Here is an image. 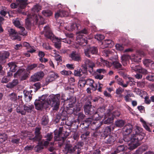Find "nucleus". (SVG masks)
Instances as JSON below:
<instances>
[{"instance_id": "f257e3e1", "label": "nucleus", "mask_w": 154, "mask_h": 154, "mask_svg": "<svg viewBox=\"0 0 154 154\" xmlns=\"http://www.w3.org/2000/svg\"><path fill=\"white\" fill-rule=\"evenodd\" d=\"M47 96V95H42L38 100H35L34 104L35 108L38 110H41L44 105L46 106L49 105L53 107V110H57L60 105V95L51 94L48 96L46 102L45 99Z\"/></svg>"}, {"instance_id": "f03ea898", "label": "nucleus", "mask_w": 154, "mask_h": 154, "mask_svg": "<svg viewBox=\"0 0 154 154\" xmlns=\"http://www.w3.org/2000/svg\"><path fill=\"white\" fill-rule=\"evenodd\" d=\"M142 131V128L137 127L136 130L135 134L125 136L124 140L129 142V146L131 149H133L138 146L139 145V141L142 140L145 135L144 133H141Z\"/></svg>"}, {"instance_id": "7ed1b4c3", "label": "nucleus", "mask_w": 154, "mask_h": 154, "mask_svg": "<svg viewBox=\"0 0 154 154\" xmlns=\"http://www.w3.org/2000/svg\"><path fill=\"white\" fill-rule=\"evenodd\" d=\"M41 9V7L38 5L34 6L32 9V15H28V17L26 19L25 21V27L28 29L30 28L31 24L30 23L31 18L33 19L35 21V23L39 25H43L45 23L42 17L40 15H37L36 14Z\"/></svg>"}, {"instance_id": "20e7f679", "label": "nucleus", "mask_w": 154, "mask_h": 154, "mask_svg": "<svg viewBox=\"0 0 154 154\" xmlns=\"http://www.w3.org/2000/svg\"><path fill=\"white\" fill-rule=\"evenodd\" d=\"M82 146V143H78L73 147L71 145H66L65 148V152L66 153H72L75 151H76L77 149V154H79L80 153V151Z\"/></svg>"}, {"instance_id": "39448f33", "label": "nucleus", "mask_w": 154, "mask_h": 154, "mask_svg": "<svg viewBox=\"0 0 154 154\" xmlns=\"http://www.w3.org/2000/svg\"><path fill=\"white\" fill-rule=\"evenodd\" d=\"M17 3H13L11 4V8L14 9L18 7L21 9H24L26 6L28 2L26 0H16Z\"/></svg>"}, {"instance_id": "423d86ee", "label": "nucleus", "mask_w": 154, "mask_h": 154, "mask_svg": "<svg viewBox=\"0 0 154 154\" xmlns=\"http://www.w3.org/2000/svg\"><path fill=\"white\" fill-rule=\"evenodd\" d=\"M84 51L85 55L88 57H91L90 54H94L97 53V48L94 47L87 48L85 49Z\"/></svg>"}, {"instance_id": "0eeeda50", "label": "nucleus", "mask_w": 154, "mask_h": 154, "mask_svg": "<svg viewBox=\"0 0 154 154\" xmlns=\"http://www.w3.org/2000/svg\"><path fill=\"white\" fill-rule=\"evenodd\" d=\"M131 67L132 71L138 72L145 74H147L148 73V72L146 69L142 68L140 66L135 65L133 64H131Z\"/></svg>"}, {"instance_id": "6e6552de", "label": "nucleus", "mask_w": 154, "mask_h": 154, "mask_svg": "<svg viewBox=\"0 0 154 154\" xmlns=\"http://www.w3.org/2000/svg\"><path fill=\"white\" fill-rule=\"evenodd\" d=\"M65 35L66 36V38H59L57 37H55V39L57 40V41L59 40V41H62L61 40H63L62 41L63 42L66 43L68 44H70L71 43V42L73 40L72 37L73 36L71 34H69L65 33Z\"/></svg>"}, {"instance_id": "1a4fd4ad", "label": "nucleus", "mask_w": 154, "mask_h": 154, "mask_svg": "<svg viewBox=\"0 0 154 154\" xmlns=\"http://www.w3.org/2000/svg\"><path fill=\"white\" fill-rule=\"evenodd\" d=\"M144 55L145 54L143 52L140 51L138 53H137L135 54H132L130 57V58L132 61L137 62L140 61L141 60V56Z\"/></svg>"}, {"instance_id": "9d476101", "label": "nucleus", "mask_w": 154, "mask_h": 154, "mask_svg": "<svg viewBox=\"0 0 154 154\" xmlns=\"http://www.w3.org/2000/svg\"><path fill=\"white\" fill-rule=\"evenodd\" d=\"M84 110L87 114L91 115L93 113L94 109L92 107L91 102L89 101L87 103L85 104L84 107Z\"/></svg>"}, {"instance_id": "9b49d317", "label": "nucleus", "mask_w": 154, "mask_h": 154, "mask_svg": "<svg viewBox=\"0 0 154 154\" xmlns=\"http://www.w3.org/2000/svg\"><path fill=\"white\" fill-rule=\"evenodd\" d=\"M44 76V73L42 72H39L32 76L31 78V79L32 81L36 82L42 79Z\"/></svg>"}, {"instance_id": "f8f14e48", "label": "nucleus", "mask_w": 154, "mask_h": 154, "mask_svg": "<svg viewBox=\"0 0 154 154\" xmlns=\"http://www.w3.org/2000/svg\"><path fill=\"white\" fill-rule=\"evenodd\" d=\"M128 142V143L127 145L124 146L123 145H121L119 146L114 151V152H112V154H116L119 152L127 150L128 149H129L130 150H132V149H130V146H129V142Z\"/></svg>"}, {"instance_id": "ddd939ff", "label": "nucleus", "mask_w": 154, "mask_h": 154, "mask_svg": "<svg viewBox=\"0 0 154 154\" xmlns=\"http://www.w3.org/2000/svg\"><path fill=\"white\" fill-rule=\"evenodd\" d=\"M132 125L130 124L126 125L123 128V131L124 132V136L123 139L124 137L126 135H132L129 134L132 131Z\"/></svg>"}, {"instance_id": "4468645a", "label": "nucleus", "mask_w": 154, "mask_h": 154, "mask_svg": "<svg viewBox=\"0 0 154 154\" xmlns=\"http://www.w3.org/2000/svg\"><path fill=\"white\" fill-rule=\"evenodd\" d=\"M69 57L75 61L79 62L81 60L80 54L75 51H73L69 54Z\"/></svg>"}, {"instance_id": "2eb2a0df", "label": "nucleus", "mask_w": 154, "mask_h": 154, "mask_svg": "<svg viewBox=\"0 0 154 154\" xmlns=\"http://www.w3.org/2000/svg\"><path fill=\"white\" fill-rule=\"evenodd\" d=\"M9 35L12 40L17 39L18 41H20L21 38L18 35L17 33L15 32L14 29H11L8 31Z\"/></svg>"}, {"instance_id": "dca6fc26", "label": "nucleus", "mask_w": 154, "mask_h": 154, "mask_svg": "<svg viewBox=\"0 0 154 154\" xmlns=\"http://www.w3.org/2000/svg\"><path fill=\"white\" fill-rule=\"evenodd\" d=\"M126 79H127L128 81H127L126 83L125 84H124L123 83V80L120 78H118L117 79V83L118 84L122 86V87L126 88L128 86L129 81L131 82H134L133 79L131 77H127Z\"/></svg>"}, {"instance_id": "f3484780", "label": "nucleus", "mask_w": 154, "mask_h": 154, "mask_svg": "<svg viewBox=\"0 0 154 154\" xmlns=\"http://www.w3.org/2000/svg\"><path fill=\"white\" fill-rule=\"evenodd\" d=\"M113 44V42L111 40H106L102 42V45L100 46V48L103 49L106 47H111Z\"/></svg>"}, {"instance_id": "a211bd4d", "label": "nucleus", "mask_w": 154, "mask_h": 154, "mask_svg": "<svg viewBox=\"0 0 154 154\" xmlns=\"http://www.w3.org/2000/svg\"><path fill=\"white\" fill-rule=\"evenodd\" d=\"M77 41L80 45L82 46L85 45L87 44V38L82 37L81 35H77Z\"/></svg>"}, {"instance_id": "6ab92c4d", "label": "nucleus", "mask_w": 154, "mask_h": 154, "mask_svg": "<svg viewBox=\"0 0 154 154\" xmlns=\"http://www.w3.org/2000/svg\"><path fill=\"white\" fill-rule=\"evenodd\" d=\"M69 13L65 11L64 10H59L55 14V17L56 18H58L59 17H62L68 16Z\"/></svg>"}, {"instance_id": "aec40b11", "label": "nucleus", "mask_w": 154, "mask_h": 154, "mask_svg": "<svg viewBox=\"0 0 154 154\" xmlns=\"http://www.w3.org/2000/svg\"><path fill=\"white\" fill-rule=\"evenodd\" d=\"M44 32L45 33V36L46 37L50 39H52L53 37V34L48 26H46L44 27Z\"/></svg>"}, {"instance_id": "412c9836", "label": "nucleus", "mask_w": 154, "mask_h": 154, "mask_svg": "<svg viewBox=\"0 0 154 154\" xmlns=\"http://www.w3.org/2000/svg\"><path fill=\"white\" fill-rule=\"evenodd\" d=\"M86 83L91 87V89L94 91H95L97 88V85L94 83L93 80L88 79L86 81Z\"/></svg>"}, {"instance_id": "4be33fe9", "label": "nucleus", "mask_w": 154, "mask_h": 154, "mask_svg": "<svg viewBox=\"0 0 154 154\" xmlns=\"http://www.w3.org/2000/svg\"><path fill=\"white\" fill-rule=\"evenodd\" d=\"M80 26L79 24H77L75 23H72L70 25L68 26H66L65 27V29L69 31H71L76 28L78 29L79 27Z\"/></svg>"}, {"instance_id": "5701e85b", "label": "nucleus", "mask_w": 154, "mask_h": 154, "mask_svg": "<svg viewBox=\"0 0 154 154\" xmlns=\"http://www.w3.org/2000/svg\"><path fill=\"white\" fill-rule=\"evenodd\" d=\"M9 54L7 51L4 52L0 55V63H4L5 62V59L9 56Z\"/></svg>"}, {"instance_id": "b1692460", "label": "nucleus", "mask_w": 154, "mask_h": 154, "mask_svg": "<svg viewBox=\"0 0 154 154\" xmlns=\"http://www.w3.org/2000/svg\"><path fill=\"white\" fill-rule=\"evenodd\" d=\"M31 92L29 91H24V94L25 97V100L27 102H29L32 99V95L31 93L32 92V91H31Z\"/></svg>"}, {"instance_id": "393cba45", "label": "nucleus", "mask_w": 154, "mask_h": 154, "mask_svg": "<svg viewBox=\"0 0 154 154\" xmlns=\"http://www.w3.org/2000/svg\"><path fill=\"white\" fill-rule=\"evenodd\" d=\"M130 59V56L127 55H124L121 57L122 62L124 66H125L128 63Z\"/></svg>"}, {"instance_id": "a878e982", "label": "nucleus", "mask_w": 154, "mask_h": 154, "mask_svg": "<svg viewBox=\"0 0 154 154\" xmlns=\"http://www.w3.org/2000/svg\"><path fill=\"white\" fill-rule=\"evenodd\" d=\"M40 129L39 128H36L35 131V136L34 138L31 139H33L34 140L37 141L40 140L42 137L41 135H40Z\"/></svg>"}, {"instance_id": "bb28decb", "label": "nucleus", "mask_w": 154, "mask_h": 154, "mask_svg": "<svg viewBox=\"0 0 154 154\" xmlns=\"http://www.w3.org/2000/svg\"><path fill=\"white\" fill-rule=\"evenodd\" d=\"M85 63L86 67H88L91 68L92 69H93V67L95 66L94 63L93 62L88 59H86L85 60Z\"/></svg>"}, {"instance_id": "cd10ccee", "label": "nucleus", "mask_w": 154, "mask_h": 154, "mask_svg": "<svg viewBox=\"0 0 154 154\" xmlns=\"http://www.w3.org/2000/svg\"><path fill=\"white\" fill-rule=\"evenodd\" d=\"M125 91L127 92V94H125L124 97L125 100L126 102H130L131 100L130 97H133L134 94L132 93L129 92V91L126 90Z\"/></svg>"}, {"instance_id": "c85d7f7f", "label": "nucleus", "mask_w": 154, "mask_h": 154, "mask_svg": "<svg viewBox=\"0 0 154 154\" xmlns=\"http://www.w3.org/2000/svg\"><path fill=\"white\" fill-rule=\"evenodd\" d=\"M76 101L75 97H70L67 100L68 103H69V107L72 108L73 107V104H75Z\"/></svg>"}, {"instance_id": "c756f323", "label": "nucleus", "mask_w": 154, "mask_h": 154, "mask_svg": "<svg viewBox=\"0 0 154 154\" xmlns=\"http://www.w3.org/2000/svg\"><path fill=\"white\" fill-rule=\"evenodd\" d=\"M13 23L14 25L17 27H18L20 29L22 30H25L24 27L20 26V23L19 20L17 19L13 20Z\"/></svg>"}, {"instance_id": "7c9ffc66", "label": "nucleus", "mask_w": 154, "mask_h": 154, "mask_svg": "<svg viewBox=\"0 0 154 154\" xmlns=\"http://www.w3.org/2000/svg\"><path fill=\"white\" fill-rule=\"evenodd\" d=\"M18 81L17 79L14 80L12 82L8 83L6 85L7 88H12L18 84Z\"/></svg>"}, {"instance_id": "2f4dec72", "label": "nucleus", "mask_w": 154, "mask_h": 154, "mask_svg": "<svg viewBox=\"0 0 154 154\" xmlns=\"http://www.w3.org/2000/svg\"><path fill=\"white\" fill-rule=\"evenodd\" d=\"M115 134H112L111 135L109 136V137L106 140V142L107 143H112L115 141Z\"/></svg>"}, {"instance_id": "473e14b6", "label": "nucleus", "mask_w": 154, "mask_h": 154, "mask_svg": "<svg viewBox=\"0 0 154 154\" xmlns=\"http://www.w3.org/2000/svg\"><path fill=\"white\" fill-rule=\"evenodd\" d=\"M9 66L10 68V71L11 72H15L16 70L17 66L14 62H12L8 63Z\"/></svg>"}, {"instance_id": "72a5a7b5", "label": "nucleus", "mask_w": 154, "mask_h": 154, "mask_svg": "<svg viewBox=\"0 0 154 154\" xmlns=\"http://www.w3.org/2000/svg\"><path fill=\"white\" fill-rule=\"evenodd\" d=\"M82 106L81 103H78L75 106H74V108L71 110H72V112H79L80 111Z\"/></svg>"}, {"instance_id": "f704fd0d", "label": "nucleus", "mask_w": 154, "mask_h": 154, "mask_svg": "<svg viewBox=\"0 0 154 154\" xmlns=\"http://www.w3.org/2000/svg\"><path fill=\"white\" fill-rule=\"evenodd\" d=\"M23 107L24 110L25 112L26 111L27 112H31L32 111V109L34 108V106L32 105H24Z\"/></svg>"}, {"instance_id": "c9c22d12", "label": "nucleus", "mask_w": 154, "mask_h": 154, "mask_svg": "<svg viewBox=\"0 0 154 154\" xmlns=\"http://www.w3.org/2000/svg\"><path fill=\"white\" fill-rule=\"evenodd\" d=\"M42 13L43 15L45 17L51 16L53 14L52 11L48 9H45L43 10L42 12Z\"/></svg>"}, {"instance_id": "e433bc0d", "label": "nucleus", "mask_w": 154, "mask_h": 154, "mask_svg": "<svg viewBox=\"0 0 154 154\" xmlns=\"http://www.w3.org/2000/svg\"><path fill=\"white\" fill-rule=\"evenodd\" d=\"M140 121L142 123L143 125L144 128L148 131L151 132L150 128L149 127L148 124L146 123V122L142 118H140Z\"/></svg>"}, {"instance_id": "4c0bfd02", "label": "nucleus", "mask_w": 154, "mask_h": 154, "mask_svg": "<svg viewBox=\"0 0 154 154\" xmlns=\"http://www.w3.org/2000/svg\"><path fill=\"white\" fill-rule=\"evenodd\" d=\"M8 13L7 8L5 7H2L0 12V14L1 15L5 17Z\"/></svg>"}, {"instance_id": "58836bf2", "label": "nucleus", "mask_w": 154, "mask_h": 154, "mask_svg": "<svg viewBox=\"0 0 154 154\" xmlns=\"http://www.w3.org/2000/svg\"><path fill=\"white\" fill-rule=\"evenodd\" d=\"M100 62L104 66L109 67L111 65V63H109L107 60L103 59L102 58H100Z\"/></svg>"}, {"instance_id": "ea45409f", "label": "nucleus", "mask_w": 154, "mask_h": 154, "mask_svg": "<svg viewBox=\"0 0 154 154\" xmlns=\"http://www.w3.org/2000/svg\"><path fill=\"white\" fill-rule=\"evenodd\" d=\"M60 73L63 75L68 76L72 74V72L70 70L67 71L63 69L60 72Z\"/></svg>"}, {"instance_id": "a19ab883", "label": "nucleus", "mask_w": 154, "mask_h": 154, "mask_svg": "<svg viewBox=\"0 0 154 154\" xmlns=\"http://www.w3.org/2000/svg\"><path fill=\"white\" fill-rule=\"evenodd\" d=\"M81 71L82 70L80 68L75 70L74 72V75L76 76L81 77L82 75Z\"/></svg>"}, {"instance_id": "79ce46f5", "label": "nucleus", "mask_w": 154, "mask_h": 154, "mask_svg": "<svg viewBox=\"0 0 154 154\" xmlns=\"http://www.w3.org/2000/svg\"><path fill=\"white\" fill-rule=\"evenodd\" d=\"M109 117L108 118L104 121V123L105 124H109L112 123L113 122V117L109 116V113L108 114Z\"/></svg>"}, {"instance_id": "37998d69", "label": "nucleus", "mask_w": 154, "mask_h": 154, "mask_svg": "<svg viewBox=\"0 0 154 154\" xmlns=\"http://www.w3.org/2000/svg\"><path fill=\"white\" fill-rule=\"evenodd\" d=\"M9 97L10 99L13 101H15L17 98V95L15 93H13L9 94Z\"/></svg>"}, {"instance_id": "c03bdc74", "label": "nucleus", "mask_w": 154, "mask_h": 154, "mask_svg": "<svg viewBox=\"0 0 154 154\" xmlns=\"http://www.w3.org/2000/svg\"><path fill=\"white\" fill-rule=\"evenodd\" d=\"M48 122V116H44L42 119V124L44 125H45L47 124Z\"/></svg>"}, {"instance_id": "a18cd8bd", "label": "nucleus", "mask_w": 154, "mask_h": 154, "mask_svg": "<svg viewBox=\"0 0 154 154\" xmlns=\"http://www.w3.org/2000/svg\"><path fill=\"white\" fill-rule=\"evenodd\" d=\"M124 121L122 120H117L115 122V125L116 126L119 127H122L124 124Z\"/></svg>"}, {"instance_id": "49530a36", "label": "nucleus", "mask_w": 154, "mask_h": 154, "mask_svg": "<svg viewBox=\"0 0 154 154\" xmlns=\"http://www.w3.org/2000/svg\"><path fill=\"white\" fill-rule=\"evenodd\" d=\"M53 51L55 52L54 53V56L56 60L58 62L61 61H62V58L57 53L55 52L54 50H53Z\"/></svg>"}, {"instance_id": "de8ad7c7", "label": "nucleus", "mask_w": 154, "mask_h": 154, "mask_svg": "<svg viewBox=\"0 0 154 154\" xmlns=\"http://www.w3.org/2000/svg\"><path fill=\"white\" fill-rule=\"evenodd\" d=\"M42 143H39L38 145L36 146L35 148V150L36 151H39L43 149Z\"/></svg>"}, {"instance_id": "09e8293b", "label": "nucleus", "mask_w": 154, "mask_h": 154, "mask_svg": "<svg viewBox=\"0 0 154 154\" xmlns=\"http://www.w3.org/2000/svg\"><path fill=\"white\" fill-rule=\"evenodd\" d=\"M113 64L116 68L119 69H121L122 65L118 61H115L113 62Z\"/></svg>"}, {"instance_id": "8fccbe9b", "label": "nucleus", "mask_w": 154, "mask_h": 154, "mask_svg": "<svg viewBox=\"0 0 154 154\" xmlns=\"http://www.w3.org/2000/svg\"><path fill=\"white\" fill-rule=\"evenodd\" d=\"M37 66V64H33L30 65H29L27 68L26 70L28 71L31 70L33 69H34Z\"/></svg>"}, {"instance_id": "3c124183", "label": "nucleus", "mask_w": 154, "mask_h": 154, "mask_svg": "<svg viewBox=\"0 0 154 154\" xmlns=\"http://www.w3.org/2000/svg\"><path fill=\"white\" fill-rule=\"evenodd\" d=\"M7 137L5 134H3L0 135V142L1 143L3 142L7 138Z\"/></svg>"}, {"instance_id": "603ef678", "label": "nucleus", "mask_w": 154, "mask_h": 154, "mask_svg": "<svg viewBox=\"0 0 154 154\" xmlns=\"http://www.w3.org/2000/svg\"><path fill=\"white\" fill-rule=\"evenodd\" d=\"M95 38L98 41H101L104 38V36L101 34H97L95 36Z\"/></svg>"}, {"instance_id": "864d4df0", "label": "nucleus", "mask_w": 154, "mask_h": 154, "mask_svg": "<svg viewBox=\"0 0 154 154\" xmlns=\"http://www.w3.org/2000/svg\"><path fill=\"white\" fill-rule=\"evenodd\" d=\"M88 32L89 30H88V29L85 28H84L82 30L80 31H79L78 32H77L76 33L77 34V35H80V34H81V33L87 34L88 33Z\"/></svg>"}, {"instance_id": "5fc2aeb1", "label": "nucleus", "mask_w": 154, "mask_h": 154, "mask_svg": "<svg viewBox=\"0 0 154 154\" xmlns=\"http://www.w3.org/2000/svg\"><path fill=\"white\" fill-rule=\"evenodd\" d=\"M106 70L104 69H97L96 72L99 74H105L106 72Z\"/></svg>"}, {"instance_id": "6e6d98bb", "label": "nucleus", "mask_w": 154, "mask_h": 154, "mask_svg": "<svg viewBox=\"0 0 154 154\" xmlns=\"http://www.w3.org/2000/svg\"><path fill=\"white\" fill-rule=\"evenodd\" d=\"M17 112L18 113H20L22 115H25L26 114V112L24 111L20 107L17 108Z\"/></svg>"}, {"instance_id": "4d7b16f0", "label": "nucleus", "mask_w": 154, "mask_h": 154, "mask_svg": "<svg viewBox=\"0 0 154 154\" xmlns=\"http://www.w3.org/2000/svg\"><path fill=\"white\" fill-rule=\"evenodd\" d=\"M143 63L146 66H148L151 63V61L149 59H146L143 61Z\"/></svg>"}, {"instance_id": "13d9d810", "label": "nucleus", "mask_w": 154, "mask_h": 154, "mask_svg": "<svg viewBox=\"0 0 154 154\" xmlns=\"http://www.w3.org/2000/svg\"><path fill=\"white\" fill-rule=\"evenodd\" d=\"M116 47L117 50L122 51L123 50L124 47L122 45L119 44H117L116 45Z\"/></svg>"}, {"instance_id": "bf43d9fd", "label": "nucleus", "mask_w": 154, "mask_h": 154, "mask_svg": "<svg viewBox=\"0 0 154 154\" xmlns=\"http://www.w3.org/2000/svg\"><path fill=\"white\" fill-rule=\"evenodd\" d=\"M111 131V129L109 127H106L104 130V134L106 135L109 134Z\"/></svg>"}, {"instance_id": "052dcab7", "label": "nucleus", "mask_w": 154, "mask_h": 154, "mask_svg": "<svg viewBox=\"0 0 154 154\" xmlns=\"http://www.w3.org/2000/svg\"><path fill=\"white\" fill-rule=\"evenodd\" d=\"M50 75L54 80L58 77V74L54 72H52Z\"/></svg>"}, {"instance_id": "680f3d73", "label": "nucleus", "mask_w": 154, "mask_h": 154, "mask_svg": "<svg viewBox=\"0 0 154 154\" xmlns=\"http://www.w3.org/2000/svg\"><path fill=\"white\" fill-rule=\"evenodd\" d=\"M10 79V78H8L7 76H4L1 82L3 83H6Z\"/></svg>"}, {"instance_id": "e2e57ef3", "label": "nucleus", "mask_w": 154, "mask_h": 154, "mask_svg": "<svg viewBox=\"0 0 154 154\" xmlns=\"http://www.w3.org/2000/svg\"><path fill=\"white\" fill-rule=\"evenodd\" d=\"M103 75L100 74H96L94 75V77L96 79L101 80L102 79L103 77Z\"/></svg>"}, {"instance_id": "0e129e2a", "label": "nucleus", "mask_w": 154, "mask_h": 154, "mask_svg": "<svg viewBox=\"0 0 154 154\" xmlns=\"http://www.w3.org/2000/svg\"><path fill=\"white\" fill-rule=\"evenodd\" d=\"M23 72L21 69L18 70L14 75V77L15 78H17L21 75L22 72Z\"/></svg>"}, {"instance_id": "69168bd1", "label": "nucleus", "mask_w": 154, "mask_h": 154, "mask_svg": "<svg viewBox=\"0 0 154 154\" xmlns=\"http://www.w3.org/2000/svg\"><path fill=\"white\" fill-rule=\"evenodd\" d=\"M137 85L138 87L143 88L145 85V82L143 81L138 82H137Z\"/></svg>"}, {"instance_id": "338daca9", "label": "nucleus", "mask_w": 154, "mask_h": 154, "mask_svg": "<svg viewBox=\"0 0 154 154\" xmlns=\"http://www.w3.org/2000/svg\"><path fill=\"white\" fill-rule=\"evenodd\" d=\"M66 66L68 69L70 70H73L75 68V66L73 64H67Z\"/></svg>"}, {"instance_id": "774afa93", "label": "nucleus", "mask_w": 154, "mask_h": 154, "mask_svg": "<svg viewBox=\"0 0 154 154\" xmlns=\"http://www.w3.org/2000/svg\"><path fill=\"white\" fill-rule=\"evenodd\" d=\"M146 78L147 79L150 81H154V75L152 74L146 76Z\"/></svg>"}]
</instances>
